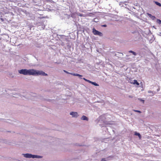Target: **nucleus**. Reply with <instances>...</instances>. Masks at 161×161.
<instances>
[{
    "label": "nucleus",
    "mask_w": 161,
    "mask_h": 161,
    "mask_svg": "<svg viewBox=\"0 0 161 161\" xmlns=\"http://www.w3.org/2000/svg\"><path fill=\"white\" fill-rule=\"evenodd\" d=\"M129 97H131V96H129Z\"/></svg>",
    "instance_id": "22"
},
{
    "label": "nucleus",
    "mask_w": 161,
    "mask_h": 161,
    "mask_svg": "<svg viewBox=\"0 0 161 161\" xmlns=\"http://www.w3.org/2000/svg\"><path fill=\"white\" fill-rule=\"evenodd\" d=\"M151 17L153 19H154L155 18V17L153 16H152Z\"/></svg>",
    "instance_id": "18"
},
{
    "label": "nucleus",
    "mask_w": 161,
    "mask_h": 161,
    "mask_svg": "<svg viewBox=\"0 0 161 161\" xmlns=\"http://www.w3.org/2000/svg\"><path fill=\"white\" fill-rule=\"evenodd\" d=\"M129 53H132L134 55L136 56V53L135 52H134L130 50V51H129Z\"/></svg>",
    "instance_id": "11"
},
{
    "label": "nucleus",
    "mask_w": 161,
    "mask_h": 161,
    "mask_svg": "<svg viewBox=\"0 0 161 161\" xmlns=\"http://www.w3.org/2000/svg\"><path fill=\"white\" fill-rule=\"evenodd\" d=\"M134 135L135 136H138L139 137V139H141V135L140 134V133H138L136 132H135V134Z\"/></svg>",
    "instance_id": "10"
},
{
    "label": "nucleus",
    "mask_w": 161,
    "mask_h": 161,
    "mask_svg": "<svg viewBox=\"0 0 161 161\" xmlns=\"http://www.w3.org/2000/svg\"><path fill=\"white\" fill-rule=\"evenodd\" d=\"M141 101H142L143 102V103H144V100L142 99H138Z\"/></svg>",
    "instance_id": "16"
},
{
    "label": "nucleus",
    "mask_w": 161,
    "mask_h": 161,
    "mask_svg": "<svg viewBox=\"0 0 161 161\" xmlns=\"http://www.w3.org/2000/svg\"><path fill=\"white\" fill-rule=\"evenodd\" d=\"M40 158V156H38V155H34L31 154V158Z\"/></svg>",
    "instance_id": "9"
},
{
    "label": "nucleus",
    "mask_w": 161,
    "mask_h": 161,
    "mask_svg": "<svg viewBox=\"0 0 161 161\" xmlns=\"http://www.w3.org/2000/svg\"><path fill=\"white\" fill-rule=\"evenodd\" d=\"M92 32L95 35H98L100 36H102L103 35L102 33L96 30L94 28L92 29Z\"/></svg>",
    "instance_id": "2"
},
{
    "label": "nucleus",
    "mask_w": 161,
    "mask_h": 161,
    "mask_svg": "<svg viewBox=\"0 0 161 161\" xmlns=\"http://www.w3.org/2000/svg\"><path fill=\"white\" fill-rule=\"evenodd\" d=\"M131 84H133L134 85L136 84L137 85H139V83L137 82V80H133V82H131Z\"/></svg>",
    "instance_id": "6"
},
{
    "label": "nucleus",
    "mask_w": 161,
    "mask_h": 161,
    "mask_svg": "<svg viewBox=\"0 0 161 161\" xmlns=\"http://www.w3.org/2000/svg\"><path fill=\"white\" fill-rule=\"evenodd\" d=\"M19 74L25 75H32L34 76L41 75L47 76V74L42 71L36 70L33 69H21L19 70Z\"/></svg>",
    "instance_id": "1"
},
{
    "label": "nucleus",
    "mask_w": 161,
    "mask_h": 161,
    "mask_svg": "<svg viewBox=\"0 0 161 161\" xmlns=\"http://www.w3.org/2000/svg\"><path fill=\"white\" fill-rule=\"evenodd\" d=\"M155 3L156 4V5H158L159 6L161 7V4L160 3H158L157 2H155Z\"/></svg>",
    "instance_id": "12"
},
{
    "label": "nucleus",
    "mask_w": 161,
    "mask_h": 161,
    "mask_svg": "<svg viewBox=\"0 0 161 161\" xmlns=\"http://www.w3.org/2000/svg\"><path fill=\"white\" fill-rule=\"evenodd\" d=\"M64 71L67 74H70V73H69V72H68V71L65 70H64Z\"/></svg>",
    "instance_id": "15"
},
{
    "label": "nucleus",
    "mask_w": 161,
    "mask_h": 161,
    "mask_svg": "<svg viewBox=\"0 0 161 161\" xmlns=\"http://www.w3.org/2000/svg\"><path fill=\"white\" fill-rule=\"evenodd\" d=\"M70 74L71 75H73L74 76H79L80 77L82 76V75H80L79 74H75V73H70Z\"/></svg>",
    "instance_id": "8"
},
{
    "label": "nucleus",
    "mask_w": 161,
    "mask_h": 161,
    "mask_svg": "<svg viewBox=\"0 0 161 161\" xmlns=\"http://www.w3.org/2000/svg\"><path fill=\"white\" fill-rule=\"evenodd\" d=\"M81 119L82 120H88V118L85 116L83 115L82 116V117H81Z\"/></svg>",
    "instance_id": "7"
},
{
    "label": "nucleus",
    "mask_w": 161,
    "mask_h": 161,
    "mask_svg": "<svg viewBox=\"0 0 161 161\" xmlns=\"http://www.w3.org/2000/svg\"><path fill=\"white\" fill-rule=\"evenodd\" d=\"M103 27H106L107 26V25H102Z\"/></svg>",
    "instance_id": "20"
},
{
    "label": "nucleus",
    "mask_w": 161,
    "mask_h": 161,
    "mask_svg": "<svg viewBox=\"0 0 161 161\" xmlns=\"http://www.w3.org/2000/svg\"><path fill=\"white\" fill-rule=\"evenodd\" d=\"M24 156L26 158H31V154L26 153V154H23Z\"/></svg>",
    "instance_id": "5"
},
{
    "label": "nucleus",
    "mask_w": 161,
    "mask_h": 161,
    "mask_svg": "<svg viewBox=\"0 0 161 161\" xmlns=\"http://www.w3.org/2000/svg\"><path fill=\"white\" fill-rule=\"evenodd\" d=\"M83 79L85 81L87 82H89V83H91L92 84L95 86H99V85L95 82H92L89 80H87V79H85V78H83Z\"/></svg>",
    "instance_id": "3"
},
{
    "label": "nucleus",
    "mask_w": 161,
    "mask_h": 161,
    "mask_svg": "<svg viewBox=\"0 0 161 161\" xmlns=\"http://www.w3.org/2000/svg\"><path fill=\"white\" fill-rule=\"evenodd\" d=\"M133 111L135 112H138L140 113H141V112L139 110H134Z\"/></svg>",
    "instance_id": "14"
},
{
    "label": "nucleus",
    "mask_w": 161,
    "mask_h": 161,
    "mask_svg": "<svg viewBox=\"0 0 161 161\" xmlns=\"http://www.w3.org/2000/svg\"><path fill=\"white\" fill-rule=\"evenodd\" d=\"M101 161H106L105 158L102 159V160Z\"/></svg>",
    "instance_id": "17"
},
{
    "label": "nucleus",
    "mask_w": 161,
    "mask_h": 161,
    "mask_svg": "<svg viewBox=\"0 0 161 161\" xmlns=\"http://www.w3.org/2000/svg\"><path fill=\"white\" fill-rule=\"evenodd\" d=\"M157 21L158 23L161 24V20L160 19H158Z\"/></svg>",
    "instance_id": "13"
},
{
    "label": "nucleus",
    "mask_w": 161,
    "mask_h": 161,
    "mask_svg": "<svg viewBox=\"0 0 161 161\" xmlns=\"http://www.w3.org/2000/svg\"><path fill=\"white\" fill-rule=\"evenodd\" d=\"M148 16L150 17H151L152 15L151 14H148Z\"/></svg>",
    "instance_id": "19"
},
{
    "label": "nucleus",
    "mask_w": 161,
    "mask_h": 161,
    "mask_svg": "<svg viewBox=\"0 0 161 161\" xmlns=\"http://www.w3.org/2000/svg\"><path fill=\"white\" fill-rule=\"evenodd\" d=\"M149 92V93H150V92H151V91H149V92Z\"/></svg>",
    "instance_id": "21"
},
{
    "label": "nucleus",
    "mask_w": 161,
    "mask_h": 161,
    "mask_svg": "<svg viewBox=\"0 0 161 161\" xmlns=\"http://www.w3.org/2000/svg\"><path fill=\"white\" fill-rule=\"evenodd\" d=\"M70 115H72L73 117H77L78 116L77 112H72L70 113Z\"/></svg>",
    "instance_id": "4"
}]
</instances>
